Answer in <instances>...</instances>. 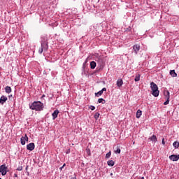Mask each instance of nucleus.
Instances as JSON below:
<instances>
[{
    "label": "nucleus",
    "mask_w": 179,
    "mask_h": 179,
    "mask_svg": "<svg viewBox=\"0 0 179 179\" xmlns=\"http://www.w3.org/2000/svg\"><path fill=\"white\" fill-rule=\"evenodd\" d=\"M138 179H145L144 177L138 178Z\"/></svg>",
    "instance_id": "obj_34"
},
{
    "label": "nucleus",
    "mask_w": 179,
    "mask_h": 179,
    "mask_svg": "<svg viewBox=\"0 0 179 179\" xmlns=\"http://www.w3.org/2000/svg\"><path fill=\"white\" fill-rule=\"evenodd\" d=\"M90 109L92 110V111H94V110H96V107H94L93 106H90Z\"/></svg>",
    "instance_id": "obj_29"
},
{
    "label": "nucleus",
    "mask_w": 179,
    "mask_h": 179,
    "mask_svg": "<svg viewBox=\"0 0 179 179\" xmlns=\"http://www.w3.org/2000/svg\"><path fill=\"white\" fill-rule=\"evenodd\" d=\"M28 167H29V166H27V167H26V170H27Z\"/></svg>",
    "instance_id": "obj_37"
},
{
    "label": "nucleus",
    "mask_w": 179,
    "mask_h": 179,
    "mask_svg": "<svg viewBox=\"0 0 179 179\" xmlns=\"http://www.w3.org/2000/svg\"><path fill=\"white\" fill-rule=\"evenodd\" d=\"M107 164H108V166L113 167V166H114V164H115V162L113 160H109L107 162Z\"/></svg>",
    "instance_id": "obj_19"
},
{
    "label": "nucleus",
    "mask_w": 179,
    "mask_h": 179,
    "mask_svg": "<svg viewBox=\"0 0 179 179\" xmlns=\"http://www.w3.org/2000/svg\"><path fill=\"white\" fill-rule=\"evenodd\" d=\"M162 145H166V142H164V138H162Z\"/></svg>",
    "instance_id": "obj_32"
},
{
    "label": "nucleus",
    "mask_w": 179,
    "mask_h": 179,
    "mask_svg": "<svg viewBox=\"0 0 179 179\" xmlns=\"http://www.w3.org/2000/svg\"><path fill=\"white\" fill-rule=\"evenodd\" d=\"M20 142L21 145H26V142H29V137H27V134H25L24 136L21 137Z\"/></svg>",
    "instance_id": "obj_5"
},
{
    "label": "nucleus",
    "mask_w": 179,
    "mask_h": 179,
    "mask_svg": "<svg viewBox=\"0 0 179 179\" xmlns=\"http://www.w3.org/2000/svg\"><path fill=\"white\" fill-rule=\"evenodd\" d=\"M8 101V97L5 95H3L1 96L0 98V103L3 105L5 104V103H6V101Z\"/></svg>",
    "instance_id": "obj_7"
},
{
    "label": "nucleus",
    "mask_w": 179,
    "mask_h": 179,
    "mask_svg": "<svg viewBox=\"0 0 179 179\" xmlns=\"http://www.w3.org/2000/svg\"><path fill=\"white\" fill-rule=\"evenodd\" d=\"M150 88H151V94L154 97H159V94L160 93V91H159V87H157V85L154 82H152L150 83Z\"/></svg>",
    "instance_id": "obj_2"
},
{
    "label": "nucleus",
    "mask_w": 179,
    "mask_h": 179,
    "mask_svg": "<svg viewBox=\"0 0 179 179\" xmlns=\"http://www.w3.org/2000/svg\"><path fill=\"white\" fill-rule=\"evenodd\" d=\"M170 103V99H166V101L164 103V106H167Z\"/></svg>",
    "instance_id": "obj_26"
},
{
    "label": "nucleus",
    "mask_w": 179,
    "mask_h": 179,
    "mask_svg": "<svg viewBox=\"0 0 179 179\" xmlns=\"http://www.w3.org/2000/svg\"><path fill=\"white\" fill-rule=\"evenodd\" d=\"M0 173H1L2 176H6V173H8V167L6 164L0 166Z\"/></svg>",
    "instance_id": "obj_4"
},
{
    "label": "nucleus",
    "mask_w": 179,
    "mask_h": 179,
    "mask_svg": "<svg viewBox=\"0 0 179 179\" xmlns=\"http://www.w3.org/2000/svg\"><path fill=\"white\" fill-rule=\"evenodd\" d=\"M96 62L92 61L90 62V66H91V69H94V68H96Z\"/></svg>",
    "instance_id": "obj_18"
},
{
    "label": "nucleus",
    "mask_w": 179,
    "mask_h": 179,
    "mask_svg": "<svg viewBox=\"0 0 179 179\" xmlns=\"http://www.w3.org/2000/svg\"><path fill=\"white\" fill-rule=\"evenodd\" d=\"M29 108L36 111H42L43 108H44V104L40 101H34L29 105Z\"/></svg>",
    "instance_id": "obj_1"
},
{
    "label": "nucleus",
    "mask_w": 179,
    "mask_h": 179,
    "mask_svg": "<svg viewBox=\"0 0 179 179\" xmlns=\"http://www.w3.org/2000/svg\"><path fill=\"white\" fill-rule=\"evenodd\" d=\"M58 114H59V110H56L53 112V113L52 114V117L53 118V120H55V118H57V117H58Z\"/></svg>",
    "instance_id": "obj_10"
},
{
    "label": "nucleus",
    "mask_w": 179,
    "mask_h": 179,
    "mask_svg": "<svg viewBox=\"0 0 179 179\" xmlns=\"http://www.w3.org/2000/svg\"><path fill=\"white\" fill-rule=\"evenodd\" d=\"M64 167H65V164H64V165L62 167H60V170H62Z\"/></svg>",
    "instance_id": "obj_33"
},
{
    "label": "nucleus",
    "mask_w": 179,
    "mask_h": 179,
    "mask_svg": "<svg viewBox=\"0 0 179 179\" xmlns=\"http://www.w3.org/2000/svg\"><path fill=\"white\" fill-rule=\"evenodd\" d=\"M44 51V49H43V48H40L39 50H38V52H39V54H43V52Z\"/></svg>",
    "instance_id": "obj_28"
},
{
    "label": "nucleus",
    "mask_w": 179,
    "mask_h": 179,
    "mask_svg": "<svg viewBox=\"0 0 179 179\" xmlns=\"http://www.w3.org/2000/svg\"><path fill=\"white\" fill-rule=\"evenodd\" d=\"M164 96L166 97V99H170V92H169L167 90H164Z\"/></svg>",
    "instance_id": "obj_11"
},
{
    "label": "nucleus",
    "mask_w": 179,
    "mask_h": 179,
    "mask_svg": "<svg viewBox=\"0 0 179 179\" xmlns=\"http://www.w3.org/2000/svg\"><path fill=\"white\" fill-rule=\"evenodd\" d=\"M0 179H2V178H0Z\"/></svg>",
    "instance_id": "obj_38"
},
{
    "label": "nucleus",
    "mask_w": 179,
    "mask_h": 179,
    "mask_svg": "<svg viewBox=\"0 0 179 179\" xmlns=\"http://www.w3.org/2000/svg\"><path fill=\"white\" fill-rule=\"evenodd\" d=\"M70 179H76V177L71 178Z\"/></svg>",
    "instance_id": "obj_35"
},
{
    "label": "nucleus",
    "mask_w": 179,
    "mask_h": 179,
    "mask_svg": "<svg viewBox=\"0 0 179 179\" xmlns=\"http://www.w3.org/2000/svg\"><path fill=\"white\" fill-rule=\"evenodd\" d=\"M103 93V92H107V88L103 87L101 90Z\"/></svg>",
    "instance_id": "obj_30"
},
{
    "label": "nucleus",
    "mask_w": 179,
    "mask_h": 179,
    "mask_svg": "<svg viewBox=\"0 0 179 179\" xmlns=\"http://www.w3.org/2000/svg\"><path fill=\"white\" fill-rule=\"evenodd\" d=\"M15 177H17V174H15Z\"/></svg>",
    "instance_id": "obj_36"
},
{
    "label": "nucleus",
    "mask_w": 179,
    "mask_h": 179,
    "mask_svg": "<svg viewBox=\"0 0 179 179\" xmlns=\"http://www.w3.org/2000/svg\"><path fill=\"white\" fill-rule=\"evenodd\" d=\"M66 153L68 155L69 153H71V150L70 149H69V150H67V151L66 152Z\"/></svg>",
    "instance_id": "obj_31"
},
{
    "label": "nucleus",
    "mask_w": 179,
    "mask_h": 179,
    "mask_svg": "<svg viewBox=\"0 0 179 179\" xmlns=\"http://www.w3.org/2000/svg\"><path fill=\"white\" fill-rule=\"evenodd\" d=\"M41 48L44 49V51L48 50V38L47 37L42 38Z\"/></svg>",
    "instance_id": "obj_3"
},
{
    "label": "nucleus",
    "mask_w": 179,
    "mask_h": 179,
    "mask_svg": "<svg viewBox=\"0 0 179 179\" xmlns=\"http://www.w3.org/2000/svg\"><path fill=\"white\" fill-rule=\"evenodd\" d=\"M100 117V113H96L95 114H94V118H95V120H99V117Z\"/></svg>",
    "instance_id": "obj_25"
},
{
    "label": "nucleus",
    "mask_w": 179,
    "mask_h": 179,
    "mask_svg": "<svg viewBox=\"0 0 179 179\" xmlns=\"http://www.w3.org/2000/svg\"><path fill=\"white\" fill-rule=\"evenodd\" d=\"M98 103H102V104H104L106 103V100L103 98H100L98 99Z\"/></svg>",
    "instance_id": "obj_21"
},
{
    "label": "nucleus",
    "mask_w": 179,
    "mask_h": 179,
    "mask_svg": "<svg viewBox=\"0 0 179 179\" xmlns=\"http://www.w3.org/2000/svg\"><path fill=\"white\" fill-rule=\"evenodd\" d=\"M5 92L6 93H11L12 92V88H10V87L9 86H6V88H5Z\"/></svg>",
    "instance_id": "obj_15"
},
{
    "label": "nucleus",
    "mask_w": 179,
    "mask_h": 179,
    "mask_svg": "<svg viewBox=\"0 0 179 179\" xmlns=\"http://www.w3.org/2000/svg\"><path fill=\"white\" fill-rule=\"evenodd\" d=\"M115 153H117L120 154L121 153V149L120 148V147H117V149L114 150Z\"/></svg>",
    "instance_id": "obj_23"
},
{
    "label": "nucleus",
    "mask_w": 179,
    "mask_h": 179,
    "mask_svg": "<svg viewBox=\"0 0 179 179\" xmlns=\"http://www.w3.org/2000/svg\"><path fill=\"white\" fill-rule=\"evenodd\" d=\"M101 94H103V91H101V90L99 91L97 93H95V96L96 97H99V96H101Z\"/></svg>",
    "instance_id": "obj_22"
},
{
    "label": "nucleus",
    "mask_w": 179,
    "mask_h": 179,
    "mask_svg": "<svg viewBox=\"0 0 179 179\" xmlns=\"http://www.w3.org/2000/svg\"><path fill=\"white\" fill-rule=\"evenodd\" d=\"M111 157V151H109L106 155V159H110Z\"/></svg>",
    "instance_id": "obj_24"
},
{
    "label": "nucleus",
    "mask_w": 179,
    "mask_h": 179,
    "mask_svg": "<svg viewBox=\"0 0 179 179\" xmlns=\"http://www.w3.org/2000/svg\"><path fill=\"white\" fill-rule=\"evenodd\" d=\"M17 170L18 171H22L23 170V166H18L17 169Z\"/></svg>",
    "instance_id": "obj_27"
},
{
    "label": "nucleus",
    "mask_w": 179,
    "mask_h": 179,
    "mask_svg": "<svg viewBox=\"0 0 179 179\" xmlns=\"http://www.w3.org/2000/svg\"><path fill=\"white\" fill-rule=\"evenodd\" d=\"M169 159L173 162H177L179 159V155H172L169 156Z\"/></svg>",
    "instance_id": "obj_6"
},
{
    "label": "nucleus",
    "mask_w": 179,
    "mask_h": 179,
    "mask_svg": "<svg viewBox=\"0 0 179 179\" xmlns=\"http://www.w3.org/2000/svg\"><path fill=\"white\" fill-rule=\"evenodd\" d=\"M141 115H142V110H138L136 114V118H141Z\"/></svg>",
    "instance_id": "obj_16"
},
{
    "label": "nucleus",
    "mask_w": 179,
    "mask_h": 179,
    "mask_svg": "<svg viewBox=\"0 0 179 179\" xmlns=\"http://www.w3.org/2000/svg\"><path fill=\"white\" fill-rule=\"evenodd\" d=\"M170 75H171V76H172L173 78L177 77V73H176V71H174V70H171V71H170Z\"/></svg>",
    "instance_id": "obj_17"
},
{
    "label": "nucleus",
    "mask_w": 179,
    "mask_h": 179,
    "mask_svg": "<svg viewBox=\"0 0 179 179\" xmlns=\"http://www.w3.org/2000/svg\"><path fill=\"white\" fill-rule=\"evenodd\" d=\"M34 148H35L34 143H30L27 145V150H30V152L34 150Z\"/></svg>",
    "instance_id": "obj_8"
},
{
    "label": "nucleus",
    "mask_w": 179,
    "mask_h": 179,
    "mask_svg": "<svg viewBox=\"0 0 179 179\" xmlns=\"http://www.w3.org/2000/svg\"><path fill=\"white\" fill-rule=\"evenodd\" d=\"M173 146L176 148V149H178L179 148V143L178 141H175L173 143Z\"/></svg>",
    "instance_id": "obj_20"
},
{
    "label": "nucleus",
    "mask_w": 179,
    "mask_h": 179,
    "mask_svg": "<svg viewBox=\"0 0 179 179\" xmlns=\"http://www.w3.org/2000/svg\"><path fill=\"white\" fill-rule=\"evenodd\" d=\"M124 85V81H122V79L120 78L117 80V86L118 87H121Z\"/></svg>",
    "instance_id": "obj_12"
},
{
    "label": "nucleus",
    "mask_w": 179,
    "mask_h": 179,
    "mask_svg": "<svg viewBox=\"0 0 179 179\" xmlns=\"http://www.w3.org/2000/svg\"><path fill=\"white\" fill-rule=\"evenodd\" d=\"M150 141H151L152 142H157V138L156 137L155 135H152L151 137L149 138Z\"/></svg>",
    "instance_id": "obj_13"
},
{
    "label": "nucleus",
    "mask_w": 179,
    "mask_h": 179,
    "mask_svg": "<svg viewBox=\"0 0 179 179\" xmlns=\"http://www.w3.org/2000/svg\"><path fill=\"white\" fill-rule=\"evenodd\" d=\"M133 50H134V52H135V54H138V52H139V50H141V45H134L133 46Z\"/></svg>",
    "instance_id": "obj_9"
},
{
    "label": "nucleus",
    "mask_w": 179,
    "mask_h": 179,
    "mask_svg": "<svg viewBox=\"0 0 179 179\" xmlns=\"http://www.w3.org/2000/svg\"><path fill=\"white\" fill-rule=\"evenodd\" d=\"M135 82H139L141 80V74H136V77L134 78Z\"/></svg>",
    "instance_id": "obj_14"
}]
</instances>
